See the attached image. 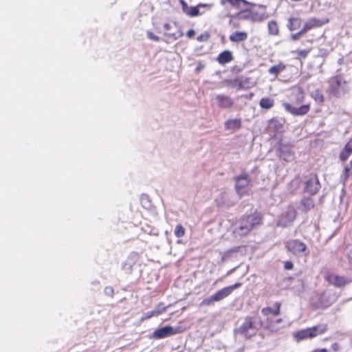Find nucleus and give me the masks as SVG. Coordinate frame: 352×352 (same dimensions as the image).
Instances as JSON below:
<instances>
[{"label":"nucleus","instance_id":"obj_1","mask_svg":"<svg viewBox=\"0 0 352 352\" xmlns=\"http://www.w3.org/2000/svg\"><path fill=\"white\" fill-rule=\"evenodd\" d=\"M261 221L262 216L259 212H254L249 215H243L235 224L233 232L240 236H246L260 225Z\"/></svg>","mask_w":352,"mask_h":352},{"label":"nucleus","instance_id":"obj_2","mask_svg":"<svg viewBox=\"0 0 352 352\" xmlns=\"http://www.w3.org/2000/svg\"><path fill=\"white\" fill-rule=\"evenodd\" d=\"M261 327V320L256 316H247L243 324L234 332L235 334H240L246 339H250L256 334V332Z\"/></svg>","mask_w":352,"mask_h":352},{"label":"nucleus","instance_id":"obj_3","mask_svg":"<svg viewBox=\"0 0 352 352\" xmlns=\"http://www.w3.org/2000/svg\"><path fill=\"white\" fill-rule=\"evenodd\" d=\"M233 180L235 182V191L239 198L248 194L252 179L247 172L242 171L240 175L234 176Z\"/></svg>","mask_w":352,"mask_h":352},{"label":"nucleus","instance_id":"obj_4","mask_svg":"<svg viewBox=\"0 0 352 352\" xmlns=\"http://www.w3.org/2000/svg\"><path fill=\"white\" fill-rule=\"evenodd\" d=\"M241 283H236L235 284L225 287L222 288L221 289L218 290L213 295L205 298L201 302L202 305H213L214 302L220 301L225 298L228 297L229 295L232 294V292L240 287L241 286Z\"/></svg>","mask_w":352,"mask_h":352},{"label":"nucleus","instance_id":"obj_5","mask_svg":"<svg viewBox=\"0 0 352 352\" xmlns=\"http://www.w3.org/2000/svg\"><path fill=\"white\" fill-rule=\"evenodd\" d=\"M327 330L325 324H319L309 328L300 330L294 333L295 339L299 342L308 338H313L317 336L324 333Z\"/></svg>","mask_w":352,"mask_h":352},{"label":"nucleus","instance_id":"obj_6","mask_svg":"<svg viewBox=\"0 0 352 352\" xmlns=\"http://www.w3.org/2000/svg\"><path fill=\"white\" fill-rule=\"evenodd\" d=\"M285 248L292 254L301 256L309 254L307 245L299 239H290L285 243Z\"/></svg>","mask_w":352,"mask_h":352},{"label":"nucleus","instance_id":"obj_7","mask_svg":"<svg viewBox=\"0 0 352 352\" xmlns=\"http://www.w3.org/2000/svg\"><path fill=\"white\" fill-rule=\"evenodd\" d=\"M184 331V328L181 326L173 327L170 325H166L163 327L159 328L155 330L151 338L160 340L165 338H168L178 333H181Z\"/></svg>","mask_w":352,"mask_h":352},{"label":"nucleus","instance_id":"obj_8","mask_svg":"<svg viewBox=\"0 0 352 352\" xmlns=\"http://www.w3.org/2000/svg\"><path fill=\"white\" fill-rule=\"evenodd\" d=\"M238 17L239 19L248 20L252 22L263 21L268 18L266 12H258L254 10H248L246 7L241 9L239 12Z\"/></svg>","mask_w":352,"mask_h":352},{"label":"nucleus","instance_id":"obj_9","mask_svg":"<svg viewBox=\"0 0 352 352\" xmlns=\"http://www.w3.org/2000/svg\"><path fill=\"white\" fill-rule=\"evenodd\" d=\"M293 145L290 143H283L280 142L278 143V147L277 148V155L280 157V159L289 162L294 160V152L292 150Z\"/></svg>","mask_w":352,"mask_h":352},{"label":"nucleus","instance_id":"obj_10","mask_svg":"<svg viewBox=\"0 0 352 352\" xmlns=\"http://www.w3.org/2000/svg\"><path fill=\"white\" fill-rule=\"evenodd\" d=\"M281 303L280 302H276L274 303V309L270 307H264L261 309L262 314L267 317V326L265 329H269L272 331H274L273 319L270 317V315L278 316L280 311Z\"/></svg>","mask_w":352,"mask_h":352},{"label":"nucleus","instance_id":"obj_11","mask_svg":"<svg viewBox=\"0 0 352 352\" xmlns=\"http://www.w3.org/2000/svg\"><path fill=\"white\" fill-rule=\"evenodd\" d=\"M296 216V211L293 207H288L279 217L277 226L286 228L291 225Z\"/></svg>","mask_w":352,"mask_h":352},{"label":"nucleus","instance_id":"obj_12","mask_svg":"<svg viewBox=\"0 0 352 352\" xmlns=\"http://www.w3.org/2000/svg\"><path fill=\"white\" fill-rule=\"evenodd\" d=\"M320 188L321 185L316 175L311 174L305 182L304 190L311 195H316Z\"/></svg>","mask_w":352,"mask_h":352},{"label":"nucleus","instance_id":"obj_13","mask_svg":"<svg viewBox=\"0 0 352 352\" xmlns=\"http://www.w3.org/2000/svg\"><path fill=\"white\" fill-rule=\"evenodd\" d=\"M180 3L182 5V11L187 15L192 17L199 16L204 13V12L200 11V8L205 7H210L208 4H199L197 6H188L187 3L184 0H180Z\"/></svg>","mask_w":352,"mask_h":352},{"label":"nucleus","instance_id":"obj_14","mask_svg":"<svg viewBox=\"0 0 352 352\" xmlns=\"http://www.w3.org/2000/svg\"><path fill=\"white\" fill-rule=\"evenodd\" d=\"M327 281L337 287H342L349 283L351 280L342 276L329 274L325 276Z\"/></svg>","mask_w":352,"mask_h":352},{"label":"nucleus","instance_id":"obj_15","mask_svg":"<svg viewBox=\"0 0 352 352\" xmlns=\"http://www.w3.org/2000/svg\"><path fill=\"white\" fill-rule=\"evenodd\" d=\"M342 78L341 76L338 75L329 80V91L332 96L339 98L341 96L340 87L341 86Z\"/></svg>","mask_w":352,"mask_h":352},{"label":"nucleus","instance_id":"obj_16","mask_svg":"<svg viewBox=\"0 0 352 352\" xmlns=\"http://www.w3.org/2000/svg\"><path fill=\"white\" fill-rule=\"evenodd\" d=\"M285 109L294 116H304L308 113L310 109L309 104H302L300 107H296L289 103H283Z\"/></svg>","mask_w":352,"mask_h":352},{"label":"nucleus","instance_id":"obj_17","mask_svg":"<svg viewBox=\"0 0 352 352\" xmlns=\"http://www.w3.org/2000/svg\"><path fill=\"white\" fill-rule=\"evenodd\" d=\"M215 100L218 107L221 109H230L234 103V100L231 97L224 94L217 95Z\"/></svg>","mask_w":352,"mask_h":352},{"label":"nucleus","instance_id":"obj_18","mask_svg":"<svg viewBox=\"0 0 352 352\" xmlns=\"http://www.w3.org/2000/svg\"><path fill=\"white\" fill-rule=\"evenodd\" d=\"M338 296L336 294L332 293L330 290H327L324 292L320 297V305L327 307L335 302Z\"/></svg>","mask_w":352,"mask_h":352},{"label":"nucleus","instance_id":"obj_19","mask_svg":"<svg viewBox=\"0 0 352 352\" xmlns=\"http://www.w3.org/2000/svg\"><path fill=\"white\" fill-rule=\"evenodd\" d=\"M268 129L273 133H280L283 131V121L277 118H272L269 121Z\"/></svg>","mask_w":352,"mask_h":352},{"label":"nucleus","instance_id":"obj_20","mask_svg":"<svg viewBox=\"0 0 352 352\" xmlns=\"http://www.w3.org/2000/svg\"><path fill=\"white\" fill-rule=\"evenodd\" d=\"M252 83L250 82V78H241L240 79L236 78L233 81V86L236 87L238 90H244L250 88L252 86Z\"/></svg>","mask_w":352,"mask_h":352},{"label":"nucleus","instance_id":"obj_21","mask_svg":"<svg viewBox=\"0 0 352 352\" xmlns=\"http://www.w3.org/2000/svg\"><path fill=\"white\" fill-rule=\"evenodd\" d=\"M314 207V199L311 197H304L300 203L299 210L303 212H307Z\"/></svg>","mask_w":352,"mask_h":352},{"label":"nucleus","instance_id":"obj_22","mask_svg":"<svg viewBox=\"0 0 352 352\" xmlns=\"http://www.w3.org/2000/svg\"><path fill=\"white\" fill-rule=\"evenodd\" d=\"M248 38V33L242 31H235L232 33L229 39L232 43H240L246 41Z\"/></svg>","mask_w":352,"mask_h":352},{"label":"nucleus","instance_id":"obj_23","mask_svg":"<svg viewBox=\"0 0 352 352\" xmlns=\"http://www.w3.org/2000/svg\"><path fill=\"white\" fill-rule=\"evenodd\" d=\"M242 122L239 118L229 119L224 123L225 129L226 130H236L241 127Z\"/></svg>","mask_w":352,"mask_h":352},{"label":"nucleus","instance_id":"obj_24","mask_svg":"<svg viewBox=\"0 0 352 352\" xmlns=\"http://www.w3.org/2000/svg\"><path fill=\"white\" fill-rule=\"evenodd\" d=\"M233 59L232 53L229 50H225L222 52H221L217 60L219 62V63L221 65H225L228 63H230Z\"/></svg>","mask_w":352,"mask_h":352},{"label":"nucleus","instance_id":"obj_25","mask_svg":"<svg viewBox=\"0 0 352 352\" xmlns=\"http://www.w3.org/2000/svg\"><path fill=\"white\" fill-rule=\"evenodd\" d=\"M138 258V254L135 252H131L129 257L127 258L126 261H125L123 267L128 271H131L132 267L135 264Z\"/></svg>","mask_w":352,"mask_h":352},{"label":"nucleus","instance_id":"obj_26","mask_svg":"<svg viewBox=\"0 0 352 352\" xmlns=\"http://www.w3.org/2000/svg\"><path fill=\"white\" fill-rule=\"evenodd\" d=\"M327 23H329L328 19H319L315 17L311 18L307 21V23L309 25V27L311 29L320 27L324 24H327Z\"/></svg>","mask_w":352,"mask_h":352},{"label":"nucleus","instance_id":"obj_27","mask_svg":"<svg viewBox=\"0 0 352 352\" xmlns=\"http://www.w3.org/2000/svg\"><path fill=\"white\" fill-rule=\"evenodd\" d=\"M286 68L283 63H279L278 65L270 67L268 69V73L276 77L280 72H283Z\"/></svg>","mask_w":352,"mask_h":352},{"label":"nucleus","instance_id":"obj_28","mask_svg":"<svg viewBox=\"0 0 352 352\" xmlns=\"http://www.w3.org/2000/svg\"><path fill=\"white\" fill-rule=\"evenodd\" d=\"M301 25V19L298 17H291L288 20V23L287 24V28L290 31H294L298 28H299Z\"/></svg>","mask_w":352,"mask_h":352},{"label":"nucleus","instance_id":"obj_29","mask_svg":"<svg viewBox=\"0 0 352 352\" xmlns=\"http://www.w3.org/2000/svg\"><path fill=\"white\" fill-rule=\"evenodd\" d=\"M166 309V307H162L161 309H155L151 311H148L144 314V316L142 317V319H148L153 316H157L160 315L162 312L165 311Z\"/></svg>","mask_w":352,"mask_h":352},{"label":"nucleus","instance_id":"obj_30","mask_svg":"<svg viewBox=\"0 0 352 352\" xmlns=\"http://www.w3.org/2000/svg\"><path fill=\"white\" fill-rule=\"evenodd\" d=\"M259 104L262 109H270L274 105V100L270 98H263L259 102Z\"/></svg>","mask_w":352,"mask_h":352},{"label":"nucleus","instance_id":"obj_31","mask_svg":"<svg viewBox=\"0 0 352 352\" xmlns=\"http://www.w3.org/2000/svg\"><path fill=\"white\" fill-rule=\"evenodd\" d=\"M232 6L239 9H243L249 5H252L246 0H227Z\"/></svg>","mask_w":352,"mask_h":352},{"label":"nucleus","instance_id":"obj_32","mask_svg":"<svg viewBox=\"0 0 352 352\" xmlns=\"http://www.w3.org/2000/svg\"><path fill=\"white\" fill-rule=\"evenodd\" d=\"M140 203L142 207L146 210H150L152 208V202L148 195L142 194L140 197Z\"/></svg>","mask_w":352,"mask_h":352},{"label":"nucleus","instance_id":"obj_33","mask_svg":"<svg viewBox=\"0 0 352 352\" xmlns=\"http://www.w3.org/2000/svg\"><path fill=\"white\" fill-rule=\"evenodd\" d=\"M311 98L318 103H322L324 102V96L322 91L317 89L311 93Z\"/></svg>","mask_w":352,"mask_h":352},{"label":"nucleus","instance_id":"obj_34","mask_svg":"<svg viewBox=\"0 0 352 352\" xmlns=\"http://www.w3.org/2000/svg\"><path fill=\"white\" fill-rule=\"evenodd\" d=\"M268 31L272 35H277L278 34V24L275 21H271L268 23Z\"/></svg>","mask_w":352,"mask_h":352},{"label":"nucleus","instance_id":"obj_35","mask_svg":"<svg viewBox=\"0 0 352 352\" xmlns=\"http://www.w3.org/2000/svg\"><path fill=\"white\" fill-rule=\"evenodd\" d=\"M164 35L167 37L168 40L173 41L182 37L183 36V33L181 31H179L177 33H172L167 32H164Z\"/></svg>","mask_w":352,"mask_h":352},{"label":"nucleus","instance_id":"obj_36","mask_svg":"<svg viewBox=\"0 0 352 352\" xmlns=\"http://www.w3.org/2000/svg\"><path fill=\"white\" fill-rule=\"evenodd\" d=\"M174 234L178 238L182 237L185 234V228L181 224H178L175 228Z\"/></svg>","mask_w":352,"mask_h":352},{"label":"nucleus","instance_id":"obj_37","mask_svg":"<svg viewBox=\"0 0 352 352\" xmlns=\"http://www.w3.org/2000/svg\"><path fill=\"white\" fill-rule=\"evenodd\" d=\"M210 36V34L208 32H204L197 36V40L199 42L207 41Z\"/></svg>","mask_w":352,"mask_h":352},{"label":"nucleus","instance_id":"obj_38","mask_svg":"<svg viewBox=\"0 0 352 352\" xmlns=\"http://www.w3.org/2000/svg\"><path fill=\"white\" fill-rule=\"evenodd\" d=\"M352 173V167L351 166H346L344 169L342 177L344 181L347 180L350 174Z\"/></svg>","mask_w":352,"mask_h":352},{"label":"nucleus","instance_id":"obj_39","mask_svg":"<svg viewBox=\"0 0 352 352\" xmlns=\"http://www.w3.org/2000/svg\"><path fill=\"white\" fill-rule=\"evenodd\" d=\"M350 155L351 154L349 153L346 152L344 150H342L340 153V159L341 161L345 162L349 158Z\"/></svg>","mask_w":352,"mask_h":352},{"label":"nucleus","instance_id":"obj_40","mask_svg":"<svg viewBox=\"0 0 352 352\" xmlns=\"http://www.w3.org/2000/svg\"><path fill=\"white\" fill-rule=\"evenodd\" d=\"M146 34H147V37H148L149 39H151V40H152V41H153L157 42V41H160V39L159 36H157L155 35V34H154L152 32H151V31H147Z\"/></svg>","mask_w":352,"mask_h":352},{"label":"nucleus","instance_id":"obj_41","mask_svg":"<svg viewBox=\"0 0 352 352\" xmlns=\"http://www.w3.org/2000/svg\"><path fill=\"white\" fill-rule=\"evenodd\" d=\"M104 292L107 296H113L114 294L113 288L111 286H107L104 288Z\"/></svg>","mask_w":352,"mask_h":352},{"label":"nucleus","instance_id":"obj_42","mask_svg":"<svg viewBox=\"0 0 352 352\" xmlns=\"http://www.w3.org/2000/svg\"><path fill=\"white\" fill-rule=\"evenodd\" d=\"M343 150H344L346 152H348L350 154H351V153H352V138L350 140V141L349 142H347L345 144Z\"/></svg>","mask_w":352,"mask_h":352},{"label":"nucleus","instance_id":"obj_43","mask_svg":"<svg viewBox=\"0 0 352 352\" xmlns=\"http://www.w3.org/2000/svg\"><path fill=\"white\" fill-rule=\"evenodd\" d=\"M293 267H294V264L292 261H287L286 262H285V264H284L285 270H292Z\"/></svg>","mask_w":352,"mask_h":352},{"label":"nucleus","instance_id":"obj_44","mask_svg":"<svg viewBox=\"0 0 352 352\" xmlns=\"http://www.w3.org/2000/svg\"><path fill=\"white\" fill-rule=\"evenodd\" d=\"M309 53V51L307 50H300L298 52V54L302 57V58H305L307 57V54Z\"/></svg>","mask_w":352,"mask_h":352},{"label":"nucleus","instance_id":"obj_45","mask_svg":"<svg viewBox=\"0 0 352 352\" xmlns=\"http://www.w3.org/2000/svg\"><path fill=\"white\" fill-rule=\"evenodd\" d=\"M300 36H301V35H300V32H297L296 34H292L291 35V39L292 41H297V40H298L300 38Z\"/></svg>","mask_w":352,"mask_h":352},{"label":"nucleus","instance_id":"obj_46","mask_svg":"<svg viewBox=\"0 0 352 352\" xmlns=\"http://www.w3.org/2000/svg\"><path fill=\"white\" fill-rule=\"evenodd\" d=\"M331 349L334 351H339L340 349V344L337 342H334L331 344Z\"/></svg>","mask_w":352,"mask_h":352},{"label":"nucleus","instance_id":"obj_47","mask_svg":"<svg viewBox=\"0 0 352 352\" xmlns=\"http://www.w3.org/2000/svg\"><path fill=\"white\" fill-rule=\"evenodd\" d=\"M195 34V31L193 29H190L186 33V36L189 38L192 37Z\"/></svg>","mask_w":352,"mask_h":352},{"label":"nucleus","instance_id":"obj_48","mask_svg":"<svg viewBox=\"0 0 352 352\" xmlns=\"http://www.w3.org/2000/svg\"><path fill=\"white\" fill-rule=\"evenodd\" d=\"M283 320L281 318H278L276 320H273V324H274V331L276 330V324H278L280 322H282Z\"/></svg>","mask_w":352,"mask_h":352},{"label":"nucleus","instance_id":"obj_49","mask_svg":"<svg viewBox=\"0 0 352 352\" xmlns=\"http://www.w3.org/2000/svg\"><path fill=\"white\" fill-rule=\"evenodd\" d=\"M170 27L171 26H170V25L169 23H165L164 25V30L166 31L165 32H168L170 30Z\"/></svg>","mask_w":352,"mask_h":352},{"label":"nucleus","instance_id":"obj_50","mask_svg":"<svg viewBox=\"0 0 352 352\" xmlns=\"http://www.w3.org/2000/svg\"><path fill=\"white\" fill-rule=\"evenodd\" d=\"M303 29H305L306 30V32H307L308 31H309L310 30H311V28L309 27V25L307 23V22L305 23L303 28Z\"/></svg>","mask_w":352,"mask_h":352},{"label":"nucleus","instance_id":"obj_51","mask_svg":"<svg viewBox=\"0 0 352 352\" xmlns=\"http://www.w3.org/2000/svg\"><path fill=\"white\" fill-rule=\"evenodd\" d=\"M313 352H329L327 349H316Z\"/></svg>","mask_w":352,"mask_h":352},{"label":"nucleus","instance_id":"obj_52","mask_svg":"<svg viewBox=\"0 0 352 352\" xmlns=\"http://www.w3.org/2000/svg\"><path fill=\"white\" fill-rule=\"evenodd\" d=\"M349 261L351 263H352V252H350L348 254Z\"/></svg>","mask_w":352,"mask_h":352},{"label":"nucleus","instance_id":"obj_53","mask_svg":"<svg viewBox=\"0 0 352 352\" xmlns=\"http://www.w3.org/2000/svg\"><path fill=\"white\" fill-rule=\"evenodd\" d=\"M300 34L301 36H302L303 34H305V33H307L306 30L303 28H302L300 31H299Z\"/></svg>","mask_w":352,"mask_h":352},{"label":"nucleus","instance_id":"obj_54","mask_svg":"<svg viewBox=\"0 0 352 352\" xmlns=\"http://www.w3.org/2000/svg\"><path fill=\"white\" fill-rule=\"evenodd\" d=\"M162 307H164V304L163 303H159L158 305H157V309H161Z\"/></svg>","mask_w":352,"mask_h":352},{"label":"nucleus","instance_id":"obj_55","mask_svg":"<svg viewBox=\"0 0 352 352\" xmlns=\"http://www.w3.org/2000/svg\"><path fill=\"white\" fill-rule=\"evenodd\" d=\"M259 8H265L266 6H263V5H261V4H258L257 5Z\"/></svg>","mask_w":352,"mask_h":352},{"label":"nucleus","instance_id":"obj_56","mask_svg":"<svg viewBox=\"0 0 352 352\" xmlns=\"http://www.w3.org/2000/svg\"><path fill=\"white\" fill-rule=\"evenodd\" d=\"M92 284L93 285H97V284H99V282L98 281H93Z\"/></svg>","mask_w":352,"mask_h":352},{"label":"nucleus","instance_id":"obj_57","mask_svg":"<svg viewBox=\"0 0 352 352\" xmlns=\"http://www.w3.org/2000/svg\"><path fill=\"white\" fill-rule=\"evenodd\" d=\"M217 206H218V207H222L223 204H220V203H217Z\"/></svg>","mask_w":352,"mask_h":352}]
</instances>
